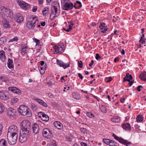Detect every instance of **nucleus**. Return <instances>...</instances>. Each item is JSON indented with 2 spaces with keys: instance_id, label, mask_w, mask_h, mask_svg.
<instances>
[{
  "instance_id": "nucleus-1",
  "label": "nucleus",
  "mask_w": 146,
  "mask_h": 146,
  "mask_svg": "<svg viewBox=\"0 0 146 146\" xmlns=\"http://www.w3.org/2000/svg\"><path fill=\"white\" fill-rule=\"evenodd\" d=\"M0 13L2 17L4 18L9 17L12 18L13 17L12 11L4 7L1 9Z\"/></svg>"
},
{
  "instance_id": "nucleus-2",
  "label": "nucleus",
  "mask_w": 146,
  "mask_h": 146,
  "mask_svg": "<svg viewBox=\"0 0 146 146\" xmlns=\"http://www.w3.org/2000/svg\"><path fill=\"white\" fill-rule=\"evenodd\" d=\"M18 112L23 115H27L28 117L31 116V112L28 108L26 106L21 105L18 108Z\"/></svg>"
},
{
  "instance_id": "nucleus-3",
  "label": "nucleus",
  "mask_w": 146,
  "mask_h": 146,
  "mask_svg": "<svg viewBox=\"0 0 146 146\" xmlns=\"http://www.w3.org/2000/svg\"><path fill=\"white\" fill-rule=\"evenodd\" d=\"M21 128L22 131H26L31 133L30 122L28 120L23 121L21 123Z\"/></svg>"
},
{
  "instance_id": "nucleus-4",
  "label": "nucleus",
  "mask_w": 146,
  "mask_h": 146,
  "mask_svg": "<svg viewBox=\"0 0 146 146\" xmlns=\"http://www.w3.org/2000/svg\"><path fill=\"white\" fill-rule=\"evenodd\" d=\"M31 133L26 131H22V133H20L19 140L20 142L23 143L31 135Z\"/></svg>"
},
{
  "instance_id": "nucleus-5",
  "label": "nucleus",
  "mask_w": 146,
  "mask_h": 146,
  "mask_svg": "<svg viewBox=\"0 0 146 146\" xmlns=\"http://www.w3.org/2000/svg\"><path fill=\"white\" fill-rule=\"evenodd\" d=\"M18 132L17 126L14 125H12L8 129L7 135H17Z\"/></svg>"
},
{
  "instance_id": "nucleus-6",
  "label": "nucleus",
  "mask_w": 146,
  "mask_h": 146,
  "mask_svg": "<svg viewBox=\"0 0 146 146\" xmlns=\"http://www.w3.org/2000/svg\"><path fill=\"white\" fill-rule=\"evenodd\" d=\"M7 140L9 143L13 145L17 142V135H7Z\"/></svg>"
},
{
  "instance_id": "nucleus-7",
  "label": "nucleus",
  "mask_w": 146,
  "mask_h": 146,
  "mask_svg": "<svg viewBox=\"0 0 146 146\" xmlns=\"http://www.w3.org/2000/svg\"><path fill=\"white\" fill-rule=\"evenodd\" d=\"M113 136L115 139L118 141L120 143L125 145L126 146H129L131 144V143L130 142L128 141L125 140L119 137L114 134H113Z\"/></svg>"
},
{
  "instance_id": "nucleus-8",
  "label": "nucleus",
  "mask_w": 146,
  "mask_h": 146,
  "mask_svg": "<svg viewBox=\"0 0 146 146\" xmlns=\"http://www.w3.org/2000/svg\"><path fill=\"white\" fill-rule=\"evenodd\" d=\"M38 23V21L35 18H32V20L27 23V27L29 29L34 27L36 25V22Z\"/></svg>"
},
{
  "instance_id": "nucleus-9",
  "label": "nucleus",
  "mask_w": 146,
  "mask_h": 146,
  "mask_svg": "<svg viewBox=\"0 0 146 146\" xmlns=\"http://www.w3.org/2000/svg\"><path fill=\"white\" fill-rule=\"evenodd\" d=\"M17 2L20 7L24 9L28 10L30 8V5L28 4L23 1L18 0L17 1Z\"/></svg>"
},
{
  "instance_id": "nucleus-10",
  "label": "nucleus",
  "mask_w": 146,
  "mask_h": 146,
  "mask_svg": "<svg viewBox=\"0 0 146 146\" xmlns=\"http://www.w3.org/2000/svg\"><path fill=\"white\" fill-rule=\"evenodd\" d=\"M133 77L131 75H129V73H127L126 74V76L123 78V82H125L126 81L129 82V86H131L133 84L134 81H130L131 80H132Z\"/></svg>"
},
{
  "instance_id": "nucleus-11",
  "label": "nucleus",
  "mask_w": 146,
  "mask_h": 146,
  "mask_svg": "<svg viewBox=\"0 0 146 146\" xmlns=\"http://www.w3.org/2000/svg\"><path fill=\"white\" fill-rule=\"evenodd\" d=\"M57 64L60 67H63L64 69L69 67L70 64L69 63H65L61 60L57 59L56 60Z\"/></svg>"
},
{
  "instance_id": "nucleus-12",
  "label": "nucleus",
  "mask_w": 146,
  "mask_h": 146,
  "mask_svg": "<svg viewBox=\"0 0 146 146\" xmlns=\"http://www.w3.org/2000/svg\"><path fill=\"white\" fill-rule=\"evenodd\" d=\"M15 19L19 23H21L23 21L24 18L23 16L20 13H17L15 14L14 17Z\"/></svg>"
},
{
  "instance_id": "nucleus-13",
  "label": "nucleus",
  "mask_w": 146,
  "mask_h": 146,
  "mask_svg": "<svg viewBox=\"0 0 146 146\" xmlns=\"http://www.w3.org/2000/svg\"><path fill=\"white\" fill-rule=\"evenodd\" d=\"M73 7V5L72 3H67V2L64 5L63 9L64 10H68L69 9H71Z\"/></svg>"
},
{
  "instance_id": "nucleus-14",
  "label": "nucleus",
  "mask_w": 146,
  "mask_h": 146,
  "mask_svg": "<svg viewBox=\"0 0 146 146\" xmlns=\"http://www.w3.org/2000/svg\"><path fill=\"white\" fill-rule=\"evenodd\" d=\"M8 89L9 90L17 94H19L21 93V90L15 87H9L8 88Z\"/></svg>"
},
{
  "instance_id": "nucleus-15",
  "label": "nucleus",
  "mask_w": 146,
  "mask_h": 146,
  "mask_svg": "<svg viewBox=\"0 0 146 146\" xmlns=\"http://www.w3.org/2000/svg\"><path fill=\"white\" fill-rule=\"evenodd\" d=\"M32 129L33 132L35 134L38 133L39 131V127L37 123H34L33 125Z\"/></svg>"
},
{
  "instance_id": "nucleus-16",
  "label": "nucleus",
  "mask_w": 146,
  "mask_h": 146,
  "mask_svg": "<svg viewBox=\"0 0 146 146\" xmlns=\"http://www.w3.org/2000/svg\"><path fill=\"white\" fill-rule=\"evenodd\" d=\"M15 111L12 108H9L8 109L7 113V114L10 118H12L13 117L14 115H15Z\"/></svg>"
},
{
  "instance_id": "nucleus-17",
  "label": "nucleus",
  "mask_w": 146,
  "mask_h": 146,
  "mask_svg": "<svg viewBox=\"0 0 146 146\" xmlns=\"http://www.w3.org/2000/svg\"><path fill=\"white\" fill-rule=\"evenodd\" d=\"M40 113L42 115V119L44 121H47L49 120V117L44 112H40Z\"/></svg>"
},
{
  "instance_id": "nucleus-18",
  "label": "nucleus",
  "mask_w": 146,
  "mask_h": 146,
  "mask_svg": "<svg viewBox=\"0 0 146 146\" xmlns=\"http://www.w3.org/2000/svg\"><path fill=\"white\" fill-rule=\"evenodd\" d=\"M54 48L56 53L58 52L62 53L63 52V48L60 46H55L54 47Z\"/></svg>"
},
{
  "instance_id": "nucleus-19",
  "label": "nucleus",
  "mask_w": 146,
  "mask_h": 146,
  "mask_svg": "<svg viewBox=\"0 0 146 146\" xmlns=\"http://www.w3.org/2000/svg\"><path fill=\"white\" fill-rule=\"evenodd\" d=\"M54 126L57 129H61L63 127L62 124L59 121H56L54 123Z\"/></svg>"
},
{
  "instance_id": "nucleus-20",
  "label": "nucleus",
  "mask_w": 146,
  "mask_h": 146,
  "mask_svg": "<svg viewBox=\"0 0 146 146\" xmlns=\"http://www.w3.org/2000/svg\"><path fill=\"white\" fill-rule=\"evenodd\" d=\"M2 23L3 27L5 28H10L11 26L7 20L5 19H3Z\"/></svg>"
},
{
  "instance_id": "nucleus-21",
  "label": "nucleus",
  "mask_w": 146,
  "mask_h": 146,
  "mask_svg": "<svg viewBox=\"0 0 146 146\" xmlns=\"http://www.w3.org/2000/svg\"><path fill=\"white\" fill-rule=\"evenodd\" d=\"M9 97L7 96L5 92L4 91H0V99H7Z\"/></svg>"
},
{
  "instance_id": "nucleus-22",
  "label": "nucleus",
  "mask_w": 146,
  "mask_h": 146,
  "mask_svg": "<svg viewBox=\"0 0 146 146\" xmlns=\"http://www.w3.org/2000/svg\"><path fill=\"white\" fill-rule=\"evenodd\" d=\"M122 127L126 130H130L131 129L130 124L128 123L123 124Z\"/></svg>"
},
{
  "instance_id": "nucleus-23",
  "label": "nucleus",
  "mask_w": 146,
  "mask_h": 146,
  "mask_svg": "<svg viewBox=\"0 0 146 146\" xmlns=\"http://www.w3.org/2000/svg\"><path fill=\"white\" fill-rule=\"evenodd\" d=\"M139 77L142 80L146 81V72L144 71L141 72Z\"/></svg>"
},
{
  "instance_id": "nucleus-24",
  "label": "nucleus",
  "mask_w": 146,
  "mask_h": 146,
  "mask_svg": "<svg viewBox=\"0 0 146 146\" xmlns=\"http://www.w3.org/2000/svg\"><path fill=\"white\" fill-rule=\"evenodd\" d=\"M47 65L45 64L44 65V66L43 67H41L40 66H38V68L39 70H40L41 74L42 75L45 72V70L46 68Z\"/></svg>"
},
{
  "instance_id": "nucleus-25",
  "label": "nucleus",
  "mask_w": 146,
  "mask_h": 146,
  "mask_svg": "<svg viewBox=\"0 0 146 146\" xmlns=\"http://www.w3.org/2000/svg\"><path fill=\"white\" fill-rule=\"evenodd\" d=\"M59 7V4L58 3H55L53 8L55 12V15H58V9Z\"/></svg>"
},
{
  "instance_id": "nucleus-26",
  "label": "nucleus",
  "mask_w": 146,
  "mask_h": 146,
  "mask_svg": "<svg viewBox=\"0 0 146 146\" xmlns=\"http://www.w3.org/2000/svg\"><path fill=\"white\" fill-rule=\"evenodd\" d=\"M6 56L5 54V52L3 51H0V58L4 62L5 60Z\"/></svg>"
},
{
  "instance_id": "nucleus-27",
  "label": "nucleus",
  "mask_w": 146,
  "mask_h": 146,
  "mask_svg": "<svg viewBox=\"0 0 146 146\" xmlns=\"http://www.w3.org/2000/svg\"><path fill=\"white\" fill-rule=\"evenodd\" d=\"M103 141L105 143L109 145L110 146H111L112 144H113V143H112V140H111L107 139H103Z\"/></svg>"
},
{
  "instance_id": "nucleus-28",
  "label": "nucleus",
  "mask_w": 146,
  "mask_h": 146,
  "mask_svg": "<svg viewBox=\"0 0 146 146\" xmlns=\"http://www.w3.org/2000/svg\"><path fill=\"white\" fill-rule=\"evenodd\" d=\"M7 63L8 67L9 68H12L13 67V62L12 60L9 58L8 59V62Z\"/></svg>"
},
{
  "instance_id": "nucleus-29",
  "label": "nucleus",
  "mask_w": 146,
  "mask_h": 146,
  "mask_svg": "<svg viewBox=\"0 0 146 146\" xmlns=\"http://www.w3.org/2000/svg\"><path fill=\"white\" fill-rule=\"evenodd\" d=\"M57 16V15H55V14H54L53 9H52V8L51 9V13L50 17V19L53 20Z\"/></svg>"
},
{
  "instance_id": "nucleus-30",
  "label": "nucleus",
  "mask_w": 146,
  "mask_h": 146,
  "mask_svg": "<svg viewBox=\"0 0 146 146\" xmlns=\"http://www.w3.org/2000/svg\"><path fill=\"white\" fill-rule=\"evenodd\" d=\"M100 108L102 112L103 113L106 112V107L104 105H100Z\"/></svg>"
},
{
  "instance_id": "nucleus-31",
  "label": "nucleus",
  "mask_w": 146,
  "mask_h": 146,
  "mask_svg": "<svg viewBox=\"0 0 146 146\" xmlns=\"http://www.w3.org/2000/svg\"><path fill=\"white\" fill-rule=\"evenodd\" d=\"M0 146H7L6 141L2 139L0 141Z\"/></svg>"
},
{
  "instance_id": "nucleus-32",
  "label": "nucleus",
  "mask_w": 146,
  "mask_h": 146,
  "mask_svg": "<svg viewBox=\"0 0 146 146\" xmlns=\"http://www.w3.org/2000/svg\"><path fill=\"white\" fill-rule=\"evenodd\" d=\"M73 97L77 100H78L80 98V96L78 93H74L72 94Z\"/></svg>"
},
{
  "instance_id": "nucleus-33",
  "label": "nucleus",
  "mask_w": 146,
  "mask_h": 146,
  "mask_svg": "<svg viewBox=\"0 0 146 146\" xmlns=\"http://www.w3.org/2000/svg\"><path fill=\"white\" fill-rule=\"evenodd\" d=\"M143 117L141 115H138L136 118L137 121V122H141L143 121Z\"/></svg>"
},
{
  "instance_id": "nucleus-34",
  "label": "nucleus",
  "mask_w": 146,
  "mask_h": 146,
  "mask_svg": "<svg viewBox=\"0 0 146 146\" xmlns=\"http://www.w3.org/2000/svg\"><path fill=\"white\" fill-rule=\"evenodd\" d=\"M27 49L28 48L26 46H23L22 47V48L21 50V53H22L23 54H25V52H27Z\"/></svg>"
},
{
  "instance_id": "nucleus-35",
  "label": "nucleus",
  "mask_w": 146,
  "mask_h": 146,
  "mask_svg": "<svg viewBox=\"0 0 146 146\" xmlns=\"http://www.w3.org/2000/svg\"><path fill=\"white\" fill-rule=\"evenodd\" d=\"M49 129L48 128H45L43 130L42 134L45 137L46 135L48 133H49L48 131H49Z\"/></svg>"
},
{
  "instance_id": "nucleus-36",
  "label": "nucleus",
  "mask_w": 146,
  "mask_h": 146,
  "mask_svg": "<svg viewBox=\"0 0 146 146\" xmlns=\"http://www.w3.org/2000/svg\"><path fill=\"white\" fill-rule=\"evenodd\" d=\"M47 146H57L56 141L55 140H53L48 144Z\"/></svg>"
},
{
  "instance_id": "nucleus-37",
  "label": "nucleus",
  "mask_w": 146,
  "mask_h": 146,
  "mask_svg": "<svg viewBox=\"0 0 146 146\" xmlns=\"http://www.w3.org/2000/svg\"><path fill=\"white\" fill-rule=\"evenodd\" d=\"M111 121L114 122H118L120 121V118L117 117H115L111 119Z\"/></svg>"
},
{
  "instance_id": "nucleus-38",
  "label": "nucleus",
  "mask_w": 146,
  "mask_h": 146,
  "mask_svg": "<svg viewBox=\"0 0 146 146\" xmlns=\"http://www.w3.org/2000/svg\"><path fill=\"white\" fill-rule=\"evenodd\" d=\"M142 36L141 37V39L139 41L140 43H141L143 44H144L145 43V40L143 39V38L144 36V35L143 33H142Z\"/></svg>"
},
{
  "instance_id": "nucleus-39",
  "label": "nucleus",
  "mask_w": 146,
  "mask_h": 146,
  "mask_svg": "<svg viewBox=\"0 0 146 146\" xmlns=\"http://www.w3.org/2000/svg\"><path fill=\"white\" fill-rule=\"evenodd\" d=\"M48 11L49 8L48 7H45L44 9L42 11V13L44 15H45Z\"/></svg>"
},
{
  "instance_id": "nucleus-40",
  "label": "nucleus",
  "mask_w": 146,
  "mask_h": 146,
  "mask_svg": "<svg viewBox=\"0 0 146 146\" xmlns=\"http://www.w3.org/2000/svg\"><path fill=\"white\" fill-rule=\"evenodd\" d=\"M48 132L49 133H47L46 135L45 136V137H46L50 139L52 137V132L50 130H49Z\"/></svg>"
},
{
  "instance_id": "nucleus-41",
  "label": "nucleus",
  "mask_w": 146,
  "mask_h": 146,
  "mask_svg": "<svg viewBox=\"0 0 146 146\" xmlns=\"http://www.w3.org/2000/svg\"><path fill=\"white\" fill-rule=\"evenodd\" d=\"M18 38L17 36L14 37L13 38L10 39L9 41V42H13L14 41H17L18 40Z\"/></svg>"
},
{
  "instance_id": "nucleus-42",
  "label": "nucleus",
  "mask_w": 146,
  "mask_h": 146,
  "mask_svg": "<svg viewBox=\"0 0 146 146\" xmlns=\"http://www.w3.org/2000/svg\"><path fill=\"white\" fill-rule=\"evenodd\" d=\"M19 99L17 98H14L11 100V102L13 103H15L18 101Z\"/></svg>"
},
{
  "instance_id": "nucleus-43",
  "label": "nucleus",
  "mask_w": 146,
  "mask_h": 146,
  "mask_svg": "<svg viewBox=\"0 0 146 146\" xmlns=\"http://www.w3.org/2000/svg\"><path fill=\"white\" fill-rule=\"evenodd\" d=\"M39 104L45 107L48 106L47 104L42 100V102H40Z\"/></svg>"
},
{
  "instance_id": "nucleus-44",
  "label": "nucleus",
  "mask_w": 146,
  "mask_h": 146,
  "mask_svg": "<svg viewBox=\"0 0 146 146\" xmlns=\"http://www.w3.org/2000/svg\"><path fill=\"white\" fill-rule=\"evenodd\" d=\"M78 66L79 67L82 68L83 67V63L82 61H78Z\"/></svg>"
},
{
  "instance_id": "nucleus-45",
  "label": "nucleus",
  "mask_w": 146,
  "mask_h": 146,
  "mask_svg": "<svg viewBox=\"0 0 146 146\" xmlns=\"http://www.w3.org/2000/svg\"><path fill=\"white\" fill-rule=\"evenodd\" d=\"M80 131L83 133H86L87 132V130L84 128H81L80 129Z\"/></svg>"
},
{
  "instance_id": "nucleus-46",
  "label": "nucleus",
  "mask_w": 146,
  "mask_h": 146,
  "mask_svg": "<svg viewBox=\"0 0 146 146\" xmlns=\"http://www.w3.org/2000/svg\"><path fill=\"white\" fill-rule=\"evenodd\" d=\"M87 115L88 117L91 118L94 117V115L90 112H87Z\"/></svg>"
},
{
  "instance_id": "nucleus-47",
  "label": "nucleus",
  "mask_w": 146,
  "mask_h": 146,
  "mask_svg": "<svg viewBox=\"0 0 146 146\" xmlns=\"http://www.w3.org/2000/svg\"><path fill=\"white\" fill-rule=\"evenodd\" d=\"M77 5L78 4L79 5L78 6V7L77 8H78V9H79L80 8L82 7V5L81 4V3L79 1H76V3Z\"/></svg>"
},
{
  "instance_id": "nucleus-48",
  "label": "nucleus",
  "mask_w": 146,
  "mask_h": 146,
  "mask_svg": "<svg viewBox=\"0 0 146 146\" xmlns=\"http://www.w3.org/2000/svg\"><path fill=\"white\" fill-rule=\"evenodd\" d=\"M37 108V106L34 104L32 103L31 104V108L33 110H35Z\"/></svg>"
},
{
  "instance_id": "nucleus-49",
  "label": "nucleus",
  "mask_w": 146,
  "mask_h": 146,
  "mask_svg": "<svg viewBox=\"0 0 146 146\" xmlns=\"http://www.w3.org/2000/svg\"><path fill=\"white\" fill-rule=\"evenodd\" d=\"M5 38L3 37H1L0 38V45L3 44L4 43Z\"/></svg>"
},
{
  "instance_id": "nucleus-50",
  "label": "nucleus",
  "mask_w": 146,
  "mask_h": 146,
  "mask_svg": "<svg viewBox=\"0 0 146 146\" xmlns=\"http://www.w3.org/2000/svg\"><path fill=\"white\" fill-rule=\"evenodd\" d=\"M112 80L111 77H106L105 78V81L107 83L110 82Z\"/></svg>"
},
{
  "instance_id": "nucleus-51",
  "label": "nucleus",
  "mask_w": 146,
  "mask_h": 146,
  "mask_svg": "<svg viewBox=\"0 0 146 146\" xmlns=\"http://www.w3.org/2000/svg\"><path fill=\"white\" fill-rule=\"evenodd\" d=\"M33 100L35 101H36L39 104L40 103V102H42V100H41L40 99H38V98H33Z\"/></svg>"
},
{
  "instance_id": "nucleus-52",
  "label": "nucleus",
  "mask_w": 146,
  "mask_h": 146,
  "mask_svg": "<svg viewBox=\"0 0 146 146\" xmlns=\"http://www.w3.org/2000/svg\"><path fill=\"white\" fill-rule=\"evenodd\" d=\"M4 111L3 106L0 104V113H2Z\"/></svg>"
},
{
  "instance_id": "nucleus-53",
  "label": "nucleus",
  "mask_w": 146,
  "mask_h": 146,
  "mask_svg": "<svg viewBox=\"0 0 146 146\" xmlns=\"http://www.w3.org/2000/svg\"><path fill=\"white\" fill-rule=\"evenodd\" d=\"M34 41L36 43V45H38L39 43V40L36 38H35L33 39Z\"/></svg>"
},
{
  "instance_id": "nucleus-54",
  "label": "nucleus",
  "mask_w": 146,
  "mask_h": 146,
  "mask_svg": "<svg viewBox=\"0 0 146 146\" xmlns=\"http://www.w3.org/2000/svg\"><path fill=\"white\" fill-rule=\"evenodd\" d=\"M72 86H69L66 87H65L64 88V90H63V91L64 92L65 91V90L66 89H67V90H68L70 88H72Z\"/></svg>"
},
{
  "instance_id": "nucleus-55",
  "label": "nucleus",
  "mask_w": 146,
  "mask_h": 146,
  "mask_svg": "<svg viewBox=\"0 0 146 146\" xmlns=\"http://www.w3.org/2000/svg\"><path fill=\"white\" fill-rule=\"evenodd\" d=\"M101 58V57L99 56L98 54L97 53L96 54V58L97 60H98Z\"/></svg>"
},
{
  "instance_id": "nucleus-56",
  "label": "nucleus",
  "mask_w": 146,
  "mask_h": 146,
  "mask_svg": "<svg viewBox=\"0 0 146 146\" xmlns=\"http://www.w3.org/2000/svg\"><path fill=\"white\" fill-rule=\"evenodd\" d=\"M3 125L2 124L0 123V135H1L3 129Z\"/></svg>"
},
{
  "instance_id": "nucleus-57",
  "label": "nucleus",
  "mask_w": 146,
  "mask_h": 146,
  "mask_svg": "<svg viewBox=\"0 0 146 146\" xmlns=\"http://www.w3.org/2000/svg\"><path fill=\"white\" fill-rule=\"evenodd\" d=\"M112 143H113V144H112L111 146H117L116 145L117 143L115 141L112 140Z\"/></svg>"
},
{
  "instance_id": "nucleus-58",
  "label": "nucleus",
  "mask_w": 146,
  "mask_h": 146,
  "mask_svg": "<svg viewBox=\"0 0 146 146\" xmlns=\"http://www.w3.org/2000/svg\"><path fill=\"white\" fill-rule=\"evenodd\" d=\"M37 9V7L36 6H34L33 7L32 9V11L33 12H35L36 11Z\"/></svg>"
},
{
  "instance_id": "nucleus-59",
  "label": "nucleus",
  "mask_w": 146,
  "mask_h": 146,
  "mask_svg": "<svg viewBox=\"0 0 146 146\" xmlns=\"http://www.w3.org/2000/svg\"><path fill=\"white\" fill-rule=\"evenodd\" d=\"M141 88H143V87L141 85L138 86L137 87V89L139 92H140L141 91Z\"/></svg>"
},
{
  "instance_id": "nucleus-60",
  "label": "nucleus",
  "mask_w": 146,
  "mask_h": 146,
  "mask_svg": "<svg viewBox=\"0 0 146 146\" xmlns=\"http://www.w3.org/2000/svg\"><path fill=\"white\" fill-rule=\"evenodd\" d=\"M80 144L82 146H87V144L85 143L81 142Z\"/></svg>"
},
{
  "instance_id": "nucleus-61",
  "label": "nucleus",
  "mask_w": 146,
  "mask_h": 146,
  "mask_svg": "<svg viewBox=\"0 0 146 146\" xmlns=\"http://www.w3.org/2000/svg\"><path fill=\"white\" fill-rule=\"evenodd\" d=\"M104 27L103 24H102V23H100V25L99 28L101 29H102Z\"/></svg>"
},
{
  "instance_id": "nucleus-62",
  "label": "nucleus",
  "mask_w": 146,
  "mask_h": 146,
  "mask_svg": "<svg viewBox=\"0 0 146 146\" xmlns=\"http://www.w3.org/2000/svg\"><path fill=\"white\" fill-rule=\"evenodd\" d=\"M38 4L42 5L43 2V0H38Z\"/></svg>"
},
{
  "instance_id": "nucleus-63",
  "label": "nucleus",
  "mask_w": 146,
  "mask_h": 146,
  "mask_svg": "<svg viewBox=\"0 0 146 146\" xmlns=\"http://www.w3.org/2000/svg\"><path fill=\"white\" fill-rule=\"evenodd\" d=\"M78 76L81 79H82L83 78V77L82 76V74L80 73H78Z\"/></svg>"
},
{
  "instance_id": "nucleus-64",
  "label": "nucleus",
  "mask_w": 146,
  "mask_h": 146,
  "mask_svg": "<svg viewBox=\"0 0 146 146\" xmlns=\"http://www.w3.org/2000/svg\"><path fill=\"white\" fill-rule=\"evenodd\" d=\"M72 28V27L71 26V25H69V28L67 29V30H66V31L68 32H69L71 30Z\"/></svg>"
}]
</instances>
